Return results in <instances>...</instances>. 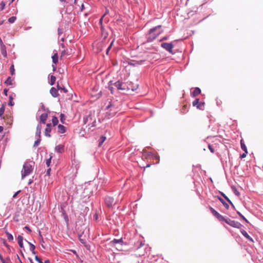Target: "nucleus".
Segmentation results:
<instances>
[{
  "mask_svg": "<svg viewBox=\"0 0 263 263\" xmlns=\"http://www.w3.org/2000/svg\"><path fill=\"white\" fill-rule=\"evenodd\" d=\"M6 234L7 235V239L9 241H12L13 240V237L11 233L7 232Z\"/></svg>",
  "mask_w": 263,
  "mask_h": 263,
  "instance_id": "c85d7f7f",
  "label": "nucleus"
},
{
  "mask_svg": "<svg viewBox=\"0 0 263 263\" xmlns=\"http://www.w3.org/2000/svg\"><path fill=\"white\" fill-rule=\"evenodd\" d=\"M51 131V123H47L46 124V127L45 129V135L46 137H51V135L50 134V133Z\"/></svg>",
  "mask_w": 263,
  "mask_h": 263,
  "instance_id": "9d476101",
  "label": "nucleus"
},
{
  "mask_svg": "<svg viewBox=\"0 0 263 263\" xmlns=\"http://www.w3.org/2000/svg\"><path fill=\"white\" fill-rule=\"evenodd\" d=\"M5 111V106H3L0 108V115H3Z\"/></svg>",
  "mask_w": 263,
  "mask_h": 263,
  "instance_id": "ea45409f",
  "label": "nucleus"
},
{
  "mask_svg": "<svg viewBox=\"0 0 263 263\" xmlns=\"http://www.w3.org/2000/svg\"><path fill=\"white\" fill-rule=\"evenodd\" d=\"M52 122L53 126H55V125H57V124L59 122V120L56 116H53V118L52 119Z\"/></svg>",
  "mask_w": 263,
  "mask_h": 263,
  "instance_id": "a878e982",
  "label": "nucleus"
},
{
  "mask_svg": "<svg viewBox=\"0 0 263 263\" xmlns=\"http://www.w3.org/2000/svg\"><path fill=\"white\" fill-rule=\"evenodd\" d=\"M61 117V121L62 122L63 121V119H65V116H60Z\"/></svg>",
  "mask_w": 263,
  "mask_h": 263,
  "instance_id": "bf43d9fd",
  "label": "nucleus"
},
{
  "mask_svg": "<svg viewBox=\"0 0 263 263\" xmlns=\"http://www.w3.org/2000/svg\"><path fill=\"white\" fill-rule=\"evenodd\" d=\"M201 93V90L198 87H196L192 92L193 97H196Z\"/></svg>",
  "mask_w": 263,
  "mask_h": 263,
  "instance_id": "a211bd4d",
  "label": "nucleus"
},
{
  "mask_svg": "<svg viewBox=\"0 0 263 263\" xmlns=\"http://www.w3.org/2000/svg\"><path fill=\"white\" fill-rule=\"evenodd\" d=\"M231 205L232 206L233 208H235V206L233 204V203L232 202V201H231V202H229Z\"/></svg>",
  "mask_w": 263,
  "mask_h": 263,
  "instance_id": "052dcab7",
  "label": "nucleus"
},
{
  "mask_svg": "<svg viewBox=\"0 0 263 263\" xmlns=\"http://www.w3.org/2000/svg\"><path fill=\"white\" fill-rule=\"evenodd\" d=\"M193 105L194 106H196L198 108L200 109H202V107L203 106V104L199 103V99H196L193 102Z\"/></svg>",
  "mask_w": 263,
  "mask_h": 263,
  "instance_id": "f8f14e48",
  "label": "nucleus"
},
{
  "mask_svg": "<svg viewBox=\"0 0 263 263\" xmlns=\"http://www.w3.org/2000/svg\"><path fill=\"white\" fill-rule=\"evenodd\" d=\"M50 171H51V169H50V168H48V169L47 170V172H46V175H47V176H49V175H50Z\"/></svg>",
  "mask_w": 263,
  "mask_h": 263,
  "instance_id": "3c124183",
  "label": "nucleus"
},
{
  "mask_svg": "<svg viewBox=\"0 0 263 263\" xmlns=\"http://www.w3.org/2000/svg\"><path fill=\"white\" fill-rule=\"evenodd\" d=\"M66 132V128L64 126L59 124L58 126V132L61 134H63Z\"/></svg>",
  "mask_w": 263,
  "mask_h": 263,
  "instance_id": "dca6fc26",
  "label": "nucleus"
},
{
  "mask_svg": "<svg viewBox=\"0 0 263 263\" xmlns=\"http://www.w3.org/2000/svg\"><path fill=\"white\" fill-rule=\"evenodd\" d=\"M47 117L48 116H40V123L39 124H45Z\"/></svg>",
  "mask_w": 263,
  "mask_h": 263,
  "instance_id": "4be33fe9",
  "label": "nucleus"
},
{
  "mask_svg": "<svg viewBox=\"0 0 263 263\" xmlns=\"http://www.w3.org/2000/svg\"><path fill=\"white\" fill-rule=\"evenodd\" d=\"M29 261H30V263H34L33 260H32V259L29 258Z\"/></svg>",
  "mask_w": 263,
  "mask_h": 263,
  "instance_id": "774afa93",
  "label": "nucleus"
},
{
  "mask_svg": "<svg viewBox=\"0 0 263 263\" xmlns=\"http://www.w3.org/2000/svg\"><path fill=\"white\" fill-rule=\"evenodd\" d=\"M64 146L63 145L59 144L55 147V151L58 153H62L64 152Z\"/></svg>",
  "mask_w": 263,
  "mask_h": 263,
  "instance_id": "ddd939ff",
  "label": "nucleus"
},
{
  "mask_svg": "<svg viewBox=\"0 0 263 263\" xmlns=\"http://www.w3.org/2000/svg\"><path fill=\"white\" fill-rule=\"evenodd\" d=\"M17 242H18V246L19 247L21 248H23L24 247L23 246V237L21 235H18L17 238Z\"/></svg>",
  "mask_w": 263,
  "mask_h": 263,
  "instance_id": "2eb2a0df",
  "label": "nucleus"
},
{
  "mask_svg": "<svg viewBox=\"0 0 263 263\" xmlns=\"http://www.w3.org/2000/svg\"><path fill=\"white\" fill-rule=\"evenodd\" d=\"M34 162L32 161H27L24 162L21 171L22 179L31 174L33 171Z\"/></svg>",
  "mask_w": 263,
  "mask_h": 263,
  "instance_id": "f257e3e1",
  "label": "nucleus"
},
{
  "mask_svg": "<svg viewBox=\"0 0 263 263\" xmlns=\"http://www.w3.org/2000/svg\"><path fill=\"white\" fill-rule=\"evenodd\" d=\"M221 195L224 197V198L228 202H231V200L229 198L223 193L221 192Z\"/></svg>",
  "mask_w": 263,
  "mask_h": 263,
  "instance_id": "58836bf2",
  "label": "nucleus"
},
{
  "mask_svg": "<svg viewBox=\"0 0 263 263\" xmlns=\"http://www.w3.org/2000/svg\"><path fill=\"white\" fill-rule=\"evenodd\" d=\"M168 39V36H164L160 41H162L163 40H167Z\"/></svg>",
  "mask_w": 263,
  "mask_h": 263,
  "instance_id": "864d4df0",
  "label": "nucleus"
},
{
  "mask_svg": "<svg viewBox=\"0 0 263 263\" xmlns=\"http://www.w3.org/2000/svg\"><path fill=\"white\" fill-rule=\"evenodd\" d=\"M52 62L54 64H56L58 62V54L55 53L52 57Z\"/></svg>",
  "mask_w": 263,
  "mask_h": 263,
  "instance_id": "aec40b11",
  "label": "nucleus"
},
{
  "mask_svg": "<svg viewBox=\"0 0 263 263\" xmlns=\"http://www.w3.org/2000/svg\"><path fill=\"white\" fill-rule=\"evenodd\" d=\"M51 158H52V157L50 156V157L49 159H47L46 161V164L48 167L49 166V165L50 164Z\"/></svg>",
  "mask_w": 263,
  "mask_h": 263,
  "instance_id": "a19ab883",
  "label": "nucleus"
},
{
  "mask_svg": "<svg viewBox=\"0 0 263 263\" xmlns=\"http://www.w3.org/2000/svg\"><path fill=\"white\" fill-rule=\"evenodd\" d=\"M71 51V49L70 50ZM71 52H69V51L68 49H64L62 51L61 53V57L67 55H70L71 54Z\"/></svg>",
  "mask_w": 263,
  "mask_h": 263,
  "instance_id": "b1692460",
  "label": "nucleus"
},
{
  "mask_svg": "<svg viewBox=\"0 0 263 263\" xmlns=\"http://www.w3.org/2000/svg\"><path fill=\"white\" fill-rule=\"evenodd\" d=\"M209 209L210 210L212 214L216 217L219 221H221L224 219V217L220 215L218 212H217L212 207L210 206Z\"/></svg>",
  "mask_w": 263,
  "mask_h": 263,
  "instance_id": "6e6552de",
  "label": "nucleus"
},
{
  "mask_svg": "<svg viewBox=\"0 0 263 263\" xmlns=\"http://www.w3.org/2000/svg\"><path fill=\"white\" fill-rule=\"evenodd\" d=\"M24 229H26V230H27L28 231L29 233H31V229H30V228L26 226L24 227Z\"/></svg>",
  "mask_w": 263,
  "mask_h": 263,
  "instance_id": "09e8293b",
  "label": "nucleus"
},
{
  "mask_svg": "<svg viewBox=\"0 0 263 263\" xmlns=\"http://www.w3.org/2000/svg\"><path fill=\"white\" fill-rule=\"evenodd\" d=\"M4 129V127L2 126H0V133H1Z\"/></svg>",
  "mask_w": 263,
  "mask_h": 263,
  "instance_id": "4d7b16f0",
  "label": "nucleus"
},
{
  "mask_svg": "<svg viewBox=\"0 0 263 263\" xmlns=\"http://www.w3.org/2000/svg\"><path fill=\"white\" fill-rule=\"evenodd\" d=\"M104 202L106 205L110 208H112V205H114V198L112 197L106 196L104 199Z\"/></svg>",
  "mask_w": 263,
  "mask_h": 263,
  "instance_id": "0eeeda50",
  "label": "nucleus"
},
{
  "mask_svg": "<svg viewBox=\"0 0 263 263\" xmlns=\"http://www.w3.org/2000/svg\"><path fill=\"white\" fill-rule=\"evenodd\" d=\"M17 258H18V260H19V261H20L21 263H23V262H22L21 260L20 259V257H19L18 255H17Z\"/></svg>",
  "mask_w": 263,
  "mask_h": 263,
  "instance_id": "69168bd1",
  "label": "nucleus"
},
{
  "mask_svg": "<svg viewBox=\"0 0 263 263\" xmlns=\"http://www.w3.org/2000/svg\"><path fill=\"white\" fill-rule=\"evenodd\" d=\"M113 85L114 84L112 83V81H110L109 84L108 85V89L110 90L112 94H113L114 90V87Z\"/></svg>",
  "mask_w": 263,
  "mask_h": 263,
  "instance_id": "bb28decb",
  "label": "nucleus"
},
{
  "mask_svg": "<svg viewBox=\"0 0 263 263\" xmlns=\"http://www.w3.org/2000/svg\"><path fill=\"white\" fill-rule=\"evenodd\" d=\"M118 89L122 90L123 93L128 91L127 82L126 83H121L119 81L116 84Z\"/></svg>",
  "mask_w": 263,
  "mask_h": 263,
  "instance_id": "39448f33",
  "label": "nucleus"
},
{
  "mask_svg": "<svg viewBox=\"0 0 263 263\" xmlns=\"http://www.w3.org/2000/svg\"><path fill=\"white\" fill-rule=\"evenodd\" d=\"M240 146H241V149L245 152H246V153H248L247 147H246L245 143L243 142V141L242 140L240 141Z\"/></svg>",
  "mask_w": 263,
  "mask_h": 263,
  "instance_id": "5701e85b",
  "label": "nucleus"
},
{
  "mask_svg": "<svg viewBox=\"0 0 263 263\" xmlns=\"http://www.w3.org/2000/svg\"><path fill=\"white\" fill-rule=\"evenodd\" d=\"M10 71L11 74L12 75L14 74L15 69H14V65L13 64H12L11 66H10Z\"/></svg>",
  "mask_w": 263,
  "mask_h": 263,
  "instance_id": "e433bc0d",
  "label": "nucleus"
},
{
  "mask_svg": "<svg viewBox=\"0 0 263 263\" xmlns=\"http://www.w3.org/2000/svg\"><path fill=\"white\" fill-rule=\"evenodd\" d=\"M231 189L236 196H238L240 195L239 192L234 186H232Z\"/></svg>",
  "mask_w": 263,
  "mask_h": 263,
  "instance_id": "c756f323",
  "label": "nucleus"
},
{
  "mask_svg": "<svg viewBox=\"0 0 263 263\" xmlns=\"http://www.w3.org/2000/svg\"><path fill=\"white\" fill-rule=\"evenodd\" d=\"M114 40H112V41L111 42V43H110V46L108 47V48L107 49V50H106V53L108 54V52H109V50L110 49V48H111V47L112 46L113 44H114Z\"/></svg>",
  "mask_w": 263,
  "mask_h": 263,
  "instance_id": "a18cd8bd",
  "label": "nucleus"
},
{
  "mask_svg": "<svg viewBox=\"0 0 263 263\" xmlns=\"http://www.w3.org/2000/svg\"><path fill=\"white\" fill-rule=\"evenodd\" d=\"M7 92H8V90L6 89H5L4 90V94L6 95V96H7Z\"/></svg>",
  "mask_w": 263,
  "mask_h": 263,
  "instance_id": "6e6d98bb",
  "label": "nucleus"
},
{
  "mask_svg": "<svg viewBox=\"0 0 263 263\" xmlns=\"http://www.w3.org/2000/svg\"><path fill=\"white\" fill-rule=\"evenodd\" d=\"M247 154H248V153H246V152H245V153H243L242 154H241V155H240V157L241 158H245V157H246V156H247Z\"/></svg>",
  "mask_w": 263,
  "mask_h": 263,
  "instance_id": "8fccbe9b",
  "label": "nucleus"
},
{
  "mask_svg": "<svg viewBox=\"0 0 263 263\" xmlns=\"http://www.w3.org/2000/svg\"><path fill=\"white\" fill-rule=\"evenodd\" d=\"M55 80H56V78L54 76L51 75V77H50V84L51 85H54V83H55Z\"/></svg>",
  "mask_w": 263,
  "mask_h": 263,
  "instance_id": "cd10ccee",
  "label": "nucleus"
},
{
  "mask_svg": "<svg viewBox=\"0 0 263 263\" xmlns=\"http://www.w3.org/2000/svg\"><path fill=\"white\" fill-rule=\"evenodd\" d=\"M41 129L42 126L41 125L38 124L36 126L35 136L38 137V138H41Z\"/></svg>",
  "mask_w": 263,
  "mask_h": 263,
  "instance_id": "4468645a",
  "label": "nucleus"
},
{
  "mask_svg": "<svg viewBox=\"0 0 263 263\" xmlns=\"http://www.w3.org/2000/svg\"><path fill=\"white\" fill-rule=\"evenodd\" d=\"M163 32L161 25H158L150 29L146 35V39L148 42L153 41L156 37Z\"/></svg>",
  "mask_w": 263,
  "mask_h": 263,
  "instance_id": "f03ea898",
  "label": "nucleus"
},
{
  "mask_svg": "<svg viewBox=\"0 0 263 263\" xmlns=\"http://www.w3.org/2000/svg\"><path fill=\"white\" fill-rule=\"evenodd\" d=\"M128 91L132 90L133 91L136 90L138 87V84L133 83L132 82H127Z\"/></svg>",
  "mask_w": 263,
  "mask_h": 263,
  "instance_id": "1a4fd4ad",
  "label": "nucleus"
},
{
  "mask_svg": "<svg viewBox=\"0 0 263 263\" xmlns=\"http://www.w3.org/2000/svg\"><path fill=\"white\" fill-rule=\"evenodd\" d=\"M35 259L39 262V263H44V262H43L41 260V259L37 256H35Z\"/></svg>",
  "mask_w": 263,
  "mask_h": 263,
  "instance_id": "37998d69",
  "label": "nucleus"
},
{
  "mask_svg": "<svg viewBox=\"0 0 263 263\" xmlns=\"http://www.w3.org/2000/svg\"><path fill=\"white\" fill-rule=\"evenodd\" d=\"M9 102L8 105L10 106H13L14 105V103L13 102V97L12 96H9Z\"/></svg>",
  "mask_w": 263,
  "mask_h": 263,
  "instance_id": "72a5a7b5",
  "label": "nucleus"
},
{
  "mask_svg": "<svg viewBox=\"0 0 263 263\" xmlns=\"http://www.w3.org/2000/svg\"><path fill=\"white\" fill-rule=\"evenodd\" d=\"M103 17H104V16H102V17L100 19V24H102V21H103Z\"/></svg>",
  "mask_w": 263,
  "mask_h": 263,
  "instance_id": "13d9d810",
  "label": "nucleus"
},
{
  "mask_svg": "<svg viewBox=\"0 0 263 263\" xmlns=\"http://www.w3.org/2000/svg\"><path fill=\"white\" fill-rule=\"evenodd\" d=\"M240 232L241 233V234L246 238L248 240H250V241L251 242H253V239H252V238H251L249 235V234H248V233L244 230L243 229H241L240 230Z\"/></svg>",
  "mask_w": 263,
  "mask_h": 263,
  "instance_id": "9b49d317",
  "label": "nucleus"
},
{
  "mask_svg": "<svg viewBox=\"0 0 263 263\" xmlns=\"http://www.w3.org/2000/svg\"><path fill=\"white\" fill-rule=\"evenodd\" d=\"M95 123H96V120H95L94 122H93L91 126H96Z\"/></svg>",
  "mask_w": 263,
  "mask_h": 263,
  "instance_id": "680f3d73",
  "label": "nucleus"
},
{
  "mask_svg": "<svg viewBox=\"0 0 263 263\" xmlns=\"http://www.w3.org/2000/svg\"><path fill=\"white\" fill-rule=\"evenodd\" d=\"M1 10H3L5 7V3L4 2H2L0 4Z\"/></svg>",
  "mask_w": 263,
  "mask_h": 263,
  "instance_id": "c03bdc74",
  "label": "nucleus"
},
{
  "mask_svg": "<svg viewBox=\"0 0 263 263\" xmlns=\"http://www.w3.org/2000/svg\"><path fill=\"white\" fill-rule=\"evenodd\" d=\"M31 251L32 253V254H36V252L35 251V250H34L33 251Z\"/></svg>",
  "mask_w": 263,
  "mask_h": 263,
  "instance_id": "0e129e2a",
  "label": "nucleus"
},
{
  "mask_svg": "<svg viewBox=\"0 0 263 263\" xmlns=\"http://www.w3.org/2000/svg\"><path fill=\"white\" fill-rule=\"evenodd\" d=\"M126 248V244L123 243L122 238L116 239V250L124 251Z\"/></svg>",
  "mask_w": 263,
  "mask_h": 263,
  "instance_id": "20e7f679",
  "label": "nucleus"
},
{
  "mask_svg": "<svg viewBox=\"0 0 263 263\" xmlns=\"http://www.w3.org/2000/svg\"><path fill=\"white\" fill-rule=\"evenodd\" d=\"M50 92L52 97H57L58 96L57 89L54 87H52L50 90Z\"/></svg>",
  "mask_w": 263,
  "mask_h": 263,
  "instance_id": "f3484780",
  "label": "nucleus"
},
{
  "mask_svg": "<svg viewBox=\"0 0 263 263\" xmlns=\"http://www.w3.org/2000/svg\"><path fill=\"white\" fill-rule=\"evenodd\" d=\"M218 199L226 209H229V205L222 198L218 197Z\"/></svg>",
  "mask_w": 263,
  "mask_h": 263,
  "instance_id": "6ab92c4d",
  "label": "nucleus"
},
{
  "mask_svg": "<svg viewBox=\"0 0 263 263\" xmlns=\"http://www.w3.org/2000/svg\"><path fill=\"white\" fill-rule=\"evenodd\" d=\"M41 141V138H37V139L34 142L33 146L37 147L40 144Z\"/></svg>",
  "mask_w": 263,
  "mask_h": 263,
  "instance_id": "f704fd0d",
  "label": "nucleus"
},
{
  "mask_svg": "<svg viewBox=\"0 0 263 263\" xmlns=\"http://www.w3.org/2000/svg\"><path fill=\"white\" fill-rule=\"evenodd\" d=\"M222 221H224L230 226L235 228L239 229L242 227V224L240 222L231 220L230 218H226L224 217V219L222 220Z\"/></svg>",
  "mask_w": 263,
  "mask_h": 263,
  "instance_id": "7ed1b4c3",
  "label": "nucleus"
},
{
  "mask_svg": "<svg viewBox=\"0 0 263 263\" xmlns=\"http://www.w3.org/2000/svg\"><path fill=\"white\" fill-rule=\"evenodd\" d=\"M33 182V180L32 179H29V181H28V184L30 185L31 184H32Z\"/></svg>",
  "mask_w": 263,
  "mask_h": 263,
  "instance_id": "5fc2aeb1",
  "label": "nucleus"
},
{
  "mask_svg": "<svg viewBox=\"0 0 263 263\" xmlns=\"http://www.w3.org/2000/svg\"><path fill=\"white\" fill-rule=\"evenodd\" d=\"M92 116H86V117H84L83 119L84 123L85 124H86L87 121H88L89 119L92 120Z\"/></svg>",
  "mask_w": 263,
  "mask_h": 263,
  "instance_id": "473e14b6",
  "label": "nucleus"
},
{
  "mask_svg": "<svg viewBox=\"0 0 263 263\" xmlns=\"http://www.w3.org/2000/svg\"><path fill=\"white\" fill-rule=\"evenodd\" d=\"M13 80V79H12L10 77H9L7 80H6V81L5 82V83L7 84V85H11L12 84V81Z\"/></svg>",
  "mask_w": 263,
  "mask_h": 263,
  "instance_id": "393cba45",
  "label": "nucleus"
},
{
  "mask_svg": "<svg viewBox=\"0 0 263 263\" xmlns=\"http://www.w3.org/2000/svg\"><path fill=\"white\" fill-rule=\"evenodd\" d=\"M108 105H107L106 106V109H108V108H109V107L112 105V104H111V101H109V100H108Z\"/></svg>",
  "mask_w": 263,
  "mask_h": 263,
  "instance_id": "de8ad7c7",
  "label": "nucleus"
},
{
  "mask_svg": "<svg viewBox=\"0 0 263 263\" xmlns=\"http://www.w3.org/2000/svg\"><path fill=\"white\" fill-rule=\"evenodd\" d=\"M16 20V17L15 16H12L11 17H10L9 19H8V21L9 23H13L14 22V21H15Z\"/></svg>",
  "mask_w": 263,
  "mask_h": 263,
  "instance_id": "4c0bfd02",
  "label": "nucleus"
},
{
  "mask_svg": "<svg viewBox=\"0 0 263 263\" xmlns=\"http://www.w3.org/2000/svg\"><path fill=\"white\" fill-rule=\"evenodd\" d=\"M208 147H209V150L210 151V152L212 153H214L215 151H214V148H213V147L210 144H209L208 145Z\"/></svg>",
  "mask_w": 263,
  "mask_h": 263,
  "instance_id": "79ce46f5",
  "label": "nucleus"
},
{
  "mask_svg": "<svg viewBox=\"0 0 263 263\" xmlns=\"http://www.w3.org/2000/svg\"><path fill=\"white\" fill-rule=\"evenodd\" d=\"M143 245H144V243H143L142 242H141L140 246V247H138V248H139L140 247H142Z\"/></svg>",
  "mask_w": 263,
  "mask_h": 263,
  "instance_id": "338daca9",
  "label": "nucleus"
},
{
  "mask_svg": "<svg viewBox=\"0 0 263 263\" xmlns=\"http://www.w3.org/2000/svg\"><path fill=\"white\" fill-rule=\"evenodd\" d=\"M98 218H99V217H98V214L96 213L95 214V215H93V219L96 221H98Z\"/></svg>",
  "mask_w": 263,
  "mask_h": 263,
  "instance_id": "49530a36",
  "label": "nucleus"
},
{
  "mask_svg": "<svg viewBox=\"0 0 263 263\" xmlns=\"http://www.w3.org/2000/svg\"><path fill=\"white\" fill-rule=\"evenodd\" d=\"M105 140H106V137L105 136H101L100 138H99V139L98 140L99 146H101V145L103 143V142L105 141Z\"/></svg>",
  "mask_w": 263,
  "mask_h": 263,
  "instance_id": "412c9836",
  "label": "nucleus"
},
{
  "mask_svg": "<svg viewBox=\"0 0 263 263\" xmlns=\"http://www.w3.org/2000/svg\"><path fill=\"white\" fill-rule=\"evenodd\" d=\"M0 259L2 261V263H8L6 260H7L8 261L10 262V258H6V260H5L3 258V256L2 255L0 254Z\"/></svg>",
  "mask_w": 263,
  "mask_h": 263,
  "instance_id": "2f4dec72",
  "label": "nucleus"
},
{
  "mask_svg": "<svg viewBox=\"0 0 263 263\" xmlns=\"http://www.w3.org/2000/svg\"><path fill=\"white\" fill-rule=\"evenodd\" d=\"M237 213L238 214V215L243 219L246 222H249V221H248V220L241 214V213L240 212H239V211H237Z\"/></svg>",
  "mask_w": 263,
  "mask_h": 263,
  "instance_id": "c9c22d12",
  "label": "nucleus"
},
{
  "mask_svg": "<svg viewBox=\"0 0 263 263\" xmlns=\"http://www.w3.org/2000/svg\"><path fill=\"white\" fill-rule=\"evenodd\" d=\"M161 46L170 53H173V48L174 45L172 43H163L161 44Z\"/></svg>",
  "mask_w": 263,
  "mask_h": 263,
  "instance_id": "423d86ee",
  "label": "nucleus"
},
{
  "mask_svg": "<svg viewBox=\"0 0 263 263\" xmlns=\"http://www.w3.org/2000/svg\"><path fill=\"white\" fill-rule=\"evenodd\" d=\"M44 263H50L49 260H46L44 262Z\"/></svg>",
  "mask_w": 263,
  "mask_h": 263,
  "instance_id": "e2e57ef3",
  "label": "nucleus"
},
{
  "mask_svg": "<svg viewBox=\"0 0 263 263\" xmlns=\"http://www.w3.org/2000/svg\"><path fill=\"white\" fill-rule=\"evenodd\" d=\"M26 241L28 242V243L29 244V245L30 246V251H33L34 250H35V246L33 244H32L30 242H29L27 240H26Z\"/></svg>",
  "mask_w": 263,
  "mask_h": 263,
  "instance_id": "7c9ffc66",
  "label": "nucleus"
},
{
  "mask_svg": "<svg viewBox=\"0 0 263 263\" xmlns=\"http://www.w3.org/2000/svg\"><path fill=\"white\" fill-rule=\"evenodd\" d=\"M21 192V191H18L16 192L13 196V198H15L17 196V195Z\"/></svg>",
  "mask_w": 263,
  "mask_h": 263,
  "instance_id": "603ef678",
  "label": "nucleus"
}]
</instances>
